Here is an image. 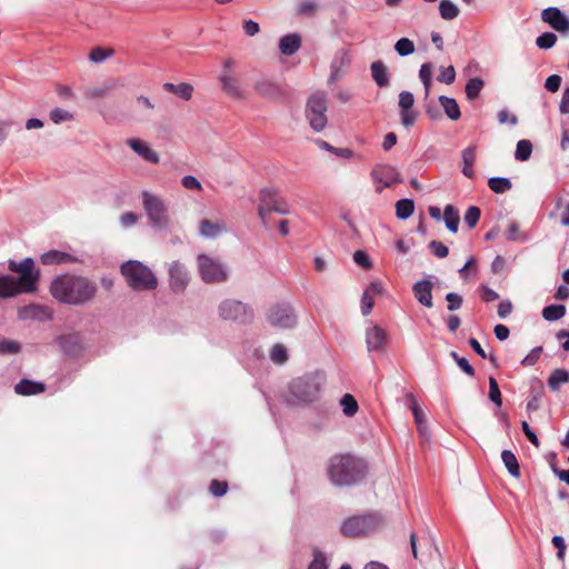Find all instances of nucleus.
I'll list each match as a JSON object with an SVG mask.
<instances>
[{
    "label": "nucleus",
    "instance_id": "obj_1",
    "mask_svg": "<svg viewBox=\"0 0 569 569\" xmlns=\"http://www.w3.org/2000/svg\"><path fill=\"white\" fill-rule=\"evenodd\" d=\"M49 291L60 303L84 306L97 297L98 284L84 276L63 273L52 279Z\"/></svg>",
    "mask_w": 569,
    "mask_h": 569
},
{
    "label": "nucleus",
    "instance_id": "obj_2",
    "mask_svg": "<svg viewBox=\"0 0 569 569\" xmlns=\"http://www.w3.org/2000/svg\"><path fill=\"white\" fill-rule=\"evenodd\" d=\"M8 268L10 271L19 273L20 277L17 279L11 276L0 277V298L37 291L40 271L34 268V261L31 258H24L20 262L10 260Z\"/></svg>",
    "mask_w": 569,
    "mask_h": 569
},
{
    "label": "nucleus",
    "instance_id": "obj_3",
    "mask_svg": "<svg viewBox=\"0 0 569 569\" xmlns=\"http://www.w3.org/2000/svg\"><path fill=\"white\" fill-rule=\"evenodd\" d=\"M368 472L367 462L359 457L347 455L333 456L328 463L330 481L340 487L352 486L360 482Z\"/></svg>",
    "mask_w": 569,
    "mask_h": 569
},
{
    "label": "nucleus",
    "instance_id": "obj_4",
    "mask_svg": "<svg viewBox=\"0 0 569 569\" xmlns=\"http://www.w3.org/2000/svg\"><path fill=\"white\" fill-rule=\"evenodd\" d=\"M120 271L128 286L136 291L153 290L158 286V279L152 270L140 261H127L121 264Z\"/></svg>",
    "mask_w": 569,
    "mask_h": 569
},
{
    "label": "nucleus",
    "instance_id": "obj_5",
    "mask_svg": "<svg viewBox=\"0 0 569 569\" xmlns=\"http://www.w3.org/2000/svg\"><path fill=\"white\" fill-rule=\"evenodd\" d=\"M386 522V518L378 512H368L365 515L352 516L343 520L340 531L345 537L356 538L369 535Z\"/></svg>",
    "mask_w": 569,
    "mask_h": 569
},
{
    "label": "nucleus",
    "instance_id": "obj_6",
    "mask_svg": "<svg viewBox=\"0 0 569 569\" xmlns=\"http://www.w3.org/2000/svg\"><path fill=\"white\" fill-rule=\"evenodd\" d=\"M142 206L149 223L154 229H166L170 224L168 207L164 201L149 191H142Z\"/></svg>",
    "mask_w": 569,
    "mask_h": 569
},
{
    "label": "nucleus",
    "instance_id": "obj_7",
    "mask_svg": "<svg viewBox=\"0 0 569 569\" xmlns=\"http://www.w3.org/2000/svg\"><path fill=\"white\" fill-rule=\"evenodd\" d=\"M321 379L317 375H306L303 377L296 378L290 383V395L298 402H312L315 401L320 392Z\"/></svg>",
    "mask_w": 569,
    "mask_h": 569
},
{
    "label": "nucleus",
    "instance_id": "obj_8",
    "mask_svg": "<svg viewBox=\"0 0 569 569\" xmlns=\"http://www.w3.org/2000/svg\"><path fill=\"white\" fill-rule=\"evenodd\" d=\"M198 272L204 283H221L228 280L226 267L217 259L201 253L197 257Z\"/></svg>",
    "mask_w": 569,
    "mask_h": 569
},
{
    "label": "nucleus",
    "instance_id": "obj_9",
    "mask_svg": "<svg viewBox=\"0 0 569 569\" xmlns=\"http://www.w3.org/2000/svg\"><path fill=\"white\" fill-rule=\"evenodd\" d=\"M218 315L224 321L248 323L253 319V311L247 305L236 299H224L218 306Z\"/></svg>",
    "mask_w": 569,
    "mask_h": 569
},
{
    "label": "nucleus",
    "instance_id": "obj_10",
    "mask_svg": "<svg viewBox=\"0 0 569 569\" xmlns=\"http://www.w3.org/2000/svg\"><path fill=\"white\" fill-rule=\"evenodd\" d=\"M327 100L322 92L313 93L307 102L306 117L310 127L316 131H322L328 122L327 119Z\"/></svg>",
    "mask_w": 569,
    "mask_h": 569
},
{
    "label": "nucleus",
    "instance_id": "obj_11",
    "mask_svg": "<svg viewBox=\"0 0 569 569\" xmlns=\"http://www.w3.org/2000/svg\"><path fill=\"white\" fill-rule=\"evenodd\" d=\"M271 212L288 214L289 206L283 198L279 197L276 190L264 189L260 192L258 206V214L263 224H267V217Z\"/></svg>",
    "mask_w": 569,
    "mask_h": 569
},
{
    "label": "nucleus",
    "instance_id": "obj_12",
    "mask_svg": "<svg viewBox=\"0 0 569 569\" xmlns=\"http://www.w3.org/2000/svg\"><path fill=\"white\" fill-rule=\"evenodd\" d=\"M268 322L280 329H291L297 323L296 313L290 305H276L267 315Z\"/></svg>",
    "mask_w": 569,
    "mask_h": 569
},
{
    "label": "nucleus",
    "instance_id": "obj_13",
    "mask_svg": "<svg viewBox=\"0 0 569 569\" xmlns=\"http://www.w3.org/2000/svg\"><path fill=\"white\" fill-rule=\"evenodd\" d=\"M370 176L376 183V191L382 192L385 188H390L392 184L402 182L401 174L397 169L389 164H377L370 172Z\"/></svg>",
    "mask_w": 569,
    "mask_h": 569
},
{
    "label": "nucleus",
    "instance_id": "obj_14",
    "mask_svg": "<svg viewBox=\"0 0 569 569\" xmlns=\"http://www.w3.org/2000/svg\"><path fill=\"white\" fill-rule=\"evenodd\" d=\"M169 286L174 293H183L188 288L191 276L187 267L176 260L168 264Z\"/></svg>",
    "mask_w": 569,
    "mask_h": 569
},
{
    "label": "nucleus",
    "instance_id": "obj_15",
    "mask_svg": "<svg viewBox=\"0 0 569 569\" xmlns=\"http://www.w3.org/2000/svg\"><path fill=\"white\" fill-rule=\"evenodd\" d=\"M541 20L557 32L569 36V18L557 7H548L541 12Z\"/></svg>",
    "mask_w": 569,
    "mask_h": 569
},
{
    "label": "nucleus",
    "instance_id": "obj_16",
    "mask_svg": "<svg viewBox=\"0 0 569 569\" xmlns=\"http://www.w3.org/2000/svg\"><path fill=\"white\" fill-rule=\"evenodd\" d=\"M218 81L221 86L223 93L233 100H244L247 98L246 91L241 86L240 80L232 73L220 72Z\"/></svg>",
    "mask_w": 569,
    "mask_h": 569
},
{
    "label": "nucleus",
    "instance_id": "obj_17",
    "mask_svg": "<svg viewBox=\"0 0 569 569\" xmlns=\"http://www.w3.org/2000/svg\"><path fill=\"white\" fill-rule=\"evenodd\" d=\"M126 144L144 161L152 164L160 162L158 152L153 150L147 141L138 138H129L126 140Z\"/></svg>",
    "mask_w": 569,
    "mask_h": 569
},
{
    "label": "nucleus",
    "instance_id": "obj_18",
    "mask_svg": "<svg viewBox=\"0 0 569 569\" xmlns=\"http://www.w3.org/2000/svg\"><path fill=\"white\" fill-rule=\"evenodd\" d=\"M415 103V97L410 91H401L399 93V108L401 123L409 128L413 126L417 119V113L412 110Z\"/></svg>",
    "mask_w": 569,
    "mask_h": 569
},
{
    "label": "nucleus",
    "instance_id": "obj_19",
    "mask_svg": "<svg viewBox=\"0 0 569 569\" xmlns=\"http://www.w3.org/2000/svg\"><path fill=\"white\" fill-rule=\"evenodd\" d=\"M18 318L23 321H27V320L47 321L52 318V312L46 306L38 305V303H30L28 306L19 308Z\"/></svg>",
    "mask_w": 569,
    "mask_h": 569
},
{
    "label": "nucleus",
    "instance_id": "obj_20",
    "mask_svg": "<svg viewBox=\"0 0 569 569\" xmlns=\"http://www.w3.org/2000/svg\"><path fill=\"white\" fill-rule=\"evenodd\" d=\"M254 91L264 99L277 100L283 96L278 83L270 79H260L253 84Z\"/></svg>",
    "mask_w": 569,
    "mask_h": 569
},
{
    "label": "nucleus",
    "instance_id": "obj_21",
    "mask_svg": "<svg viewBox=\"0 0 569 569\" xmlns=\"http://www.w3.org/2000/svg\"><path fill=\"white\" fill-rule=\"evenodd\" d=\"M432 288L433 283L429 279H422L413 283L412 292L415 298L427 308H432Z\"/></svg>",
    "mask_w": 569,
    "mask_h": 569
},
{
    "label": "nucleus",
    "instance_id": "obj_22",
    "mask_svg": "<svg viewBox=\"0 0 569 569\" xmlns=\"http://www.w3.org/2000/svg\"><path fill=\"white\" fill-rule=\"evenodd\" d=\"M387 341L386 331L379 327L373 326L368 328L366 331V343L368 351H379L382 350Z\"/></svg>",
    "mask_w": 569,
    "mask_h": 569
},
{
    "label": "nucleus",
    "instance_id": "obj_23",
    "mask_svg": "<svg viewBox=\"0 0 569 569\" xmlns=\"http://www.w3.org/2000/svg\"><path fill=\"white\" fill-rule=\"evenodd\" d=\"M545 395V387L540 379L535 378L530 381L529 400L527 411H537L540 408V400Z\"/></svg>",
    "mask_w": 569,
    "mask_h": 569
},
{
    "label": "nucleus",
    "instance_id": "obj_24",
    "mask_svg": "<svg viewBox=\"0 0 569 569\" xmlns=\"http://www.w3.org/2000/svg\"><path fill=\"white\" fill-rule=\"evenodd\" d=\"M227 230L224 222H213L209 219H203L199 223V233L204 238L214 239Z\"/></svg>",
    "mask_w": 569,
    "mask_h": 569
},
{
    "label": "nucleus",
    "instance_id": "obj_25",
    "mask_svg": "<svg viewBox=\"0 0 569 569\" xmlns=\"http://www.w3.org/2000/svg\"><path fill=\"white\" fill-rule=\"evenodd\" d=\"M40 261L43 264L52 266V264H62V263H73V262H77L78 259L67 252H63V251L50 250L48 252H44L40 257Z\"/></svg>",
    "mask_w": 569,
    "mask_h": 569
},
{
    "label": "nucleus",
    "instance_id": "obj_26",
    "mask_svg": "<svg viewBox=\"0 0 569 569\" xmlns=\"http://www.w3.org/2000/svg\"><path fill=\"white\" fill-rule=\"evenodd\" d=\"M301 47V37L299 33H289L279 40V50L284 56L295 54Z\"/></svg>",
    "mask_w": 569,
    "mask_h": 569
},
{
    "label": "nucleus",
    "instance_id": "obj_27",
    "mask_svg": "<svg viewBox=\"0 0 569 569\" xmlns=\"http://www.w3.org/2000/svg\"><path fill=\"white\" fill-rule=\"evenodd\" d=\"M370 72L373 81L379 88H386L389 86L390 80L388 69L383 61H373L370 66Z\"/></svg>",
    "mask_w": 569,
    "mask_h": 569
},
{
    "label": "nucleus",
    "instance_id": "obj_28",
    "mask_svg": "<svg viewBox=\"0 0 569 569\" xmlns=\"http://www.w3.org/2000/svg\"><path fill=\"white\" fill-rule=\"evenodd\" d=\"M46 390V387L41 382H36L28 379H22L14 386V391L22 396H32L41 393Z\"/></svg>",
    "mask_w": 569,
    "mask_h": 569
},
{
    "label": "nucleus",
    "instance_id": "obj_29",
    "mask_svg": "<svg viewBox=\"0 0 569 569\" xmlns=\"http://www.w3.org/2000/svg\"><path fill=\"white\" fill-rule=\"evenodd\" d=\"M463 167H462V173L467 178H473L475 177V170L473 164L476 162L477 157V149L475 146H469L461 152Z\"/></svg>",
    "mask_w": 569,
    "mask_h": 569
},
{
    "label": "nucleus",
    "instance_id": "obj_30",
    "mask_svg": "<svg viewBox=\"0 0 569 569\" xmlns=\"http://www.w3.org/2000/svg\"><path fill=\"white\" fill-rule=\"evenodd\" d=\"M163 89L186 101L190 100L193 93V87L187 82H180L178 84L166 82Z\"/></svg>",
    "mask_w": 569,
    "mask_h": 569
},
{
    "label": "nucleus",
    "instance_id": "obj_31",
    "mask_svg": "<svg viewBox=\"0 0 569 569\" xmlns=\"http://www.w3.org/2000/svg\"><path fill=\"white\" fill-rule=\"evenodd\" d=\"M446 116L450 120H458L461 117L459 104L457 103L456 99L447 97V96H440L438 98Z\"/></svg>",
    "mask_w": 569,
    "mask_h": 569
},
{
    "label": "nucleus",
    "instance_id": "obj_32",
    "mask_svg": "<svg viewBox=\"0 0 569 569\" xmlns=\"http://www.w3.org/2000/svg\"><path fill=\"white\" fill-rule=\"evenodd\" d=\"M569 381V371L566 369H555L548 380V387L551 391L556 392L560 389L561 385H565Z\"/></svg>",
    "mask_w": 569,
    "mask_h": 569
},
{
    "label": "nucleus",
    "instance_id": "obj_33",
    "mask_svg": "<svg viewBox=\"0 0 569 569\" xmlns=\"http://www.w3.org/2000/svg\"><path fill=\"white\" fill-rule=\"evenodd\" d=\"M443 220L449 231L456 233L458 231L460 216L452 204H447L443 210Z\"/></svg>",
    "mask_w": 569,
    "mask_h": 569
},
{
    "label": "nucleus",
    "instance_id": "obj_34",
    "mask_svg": "<svg viewBox=\"0 0 569 569\" xmlns=\"http://www.w3.org/2000/svg\"><path fill=\"white\" fill-rule=\"evenodd\" d=\"M407 400H408L409 407L411 409V412L415 417V421L418 426V429L420 430V432H422L425 429V422H426L425 413H423L422 409L419 407V405L412 393H409L407 396Z\"/></svg>",
    "mask_w": 569,
    "mask_h": 569
},
{
    "label": "nucleus",
    "instance_id": "obj_35",
    "mask_svg": "<svg viewBox=\"0 0 569 569\" xmlns=\"http://www.w3.org/2000/svg\"><path fill=\"white\" fill-rule=\"evenodd\" d=\"M483 86L485 82L480 78L476 77L469 79L465 88L467 99L470 101L476 100L479 97L481 90L483 89Z\"/></svg>",
    "mask_w": 569,
    "mask_h": 569
},
{
    "label": "nucleus",
    "instance_id": "obj_36",
    "mask_svg": "<svg viewBox=\"0 0 569 569\" xmlns=\"http://www.w3.org/2000/svg\"><path fill=\"white\" fill-rule=\"evenodd\" d=\"M501 459L511 476H513V477L520 476L519 463H518V460L512 451L503 450L501 453Z\"/></svg>",
    "mask_w": 569,
    "mask_h": 569
},
{
    "label": "nucleus",
    "instance_id": "obj_37",
    "mask_svg": "<svg viewBox=\"0 0 569 569\" xmlns=\"http://www.w3.org/2000/svg\"><path fill=\"white\" fill-rule=\"evenodd\" d=\"M566 315V306L563 305H549L543 308L542 317L547 321H557Z\"/></svg>",
    "mask_w": 569,
    "mask_h": 569
},
{
    "label": "nucleus",
    "instance_id": "obj_38",
    "mask_svg": "<svg viewBox=\"0 0 569 569\" xmlns=\"http://www.w3.org/2000/svg\"><path fill=\"white\" fill-rule=\"evenodd\" d=\"M439 12L442 19L452 20L460 13L459 8L450 0H441L439 3Z\"/></svg>",
    "mask_w": 569,
    "mask_h": 569
},
{
    "label": "nucleus",
    "instance_id": "obj_39",
    "mask_svg": "<svg viewBox=\"0 0 569 569\" xmlns=\"http://www.w3.org/2000/svg\"><path fill=\"white\" fill-rule=\"evenodd\" d=\"M488 186L495 193H503L512 188V183L508 178L492 177L488 180Z\"/></svg>",
    "mask_w": 569,
    "mask_h": 569
},
{
    "label": "nucleus",
    "instance_id": "obj_40",
    "mask_svg": "<svg viewBox=\"0 0 569 569\" xmlns=\"http://www.w3.org/2000/svg\"><path fill=\"white\" fill-rule=\"evenodd\" d=\"M415 210V203L411 199H401L396 203V216L401 219H408Z\"/></svg>",
    "mask_w": 569,
    "mask_h": 569
},
{
    "label": "nucleus",
    "instance_id": "obj_41",
    "mask_svg": "<svg viewBox=\"0 0 569 569\" xmlns=\"http://www.w3.org/2000/svg\"><path fill=\"white\" fill-rule=\"evenodd\" d=\"M340 406L342 408L343 413L347 417H353L359 409L356 398L350 393H346L342 396V398L340 399Z\"/></svg>",
    "mask_w": 569,
    "mask_h": 569
},
{
    "label": "nucleus",
    "instance_id": "obj_42",
    "mask_svg": "<svg viewBox=\"0 0 569 569\" xmlns=\"http://www.w3.org/2000/svg\"><path fill=\"white\" fill-rule=\"evenodd\" d=\"M113 54L114 50L111 48L96 47L90 51L89 60L93 63H101Z\"/></svg>",
    "mask_w": 569,
    "mask_h": 569
},
{
    "label": "nucleus",
    "instance_id": "obj_43",
    "mask_svg": "<svg viewBox=\"0 0 569 569\" xmlns=\"http://www.w3.org/2000/svg\"><path fill=\"white\" fill-rule=\"evenodd\" d=\"M532 153V143L529 140H520L517 143L515 158L518 161H527Z\"/></svg>",
    "mask_w": 569,
    "mask_h": 569
},
{
    "label": "nucleus",
    "instance_id": "obj_44",
    "mask_svg": "<svg viewBox=\"0 0 569 569\" xmlns=\"http://www.w3.org/2000/svg\"><path fill=\"white\" fill-rule=\"evenodd\" d=\"M395 50L400 57H407L415 52V43L408 38H401L396 42Z\"/></svg>",
    "mask_w": 569,
    "mask_h": 569
},
{
    "label": "nucleus",
    "instance_id": "obj_45",
    "mask_svg": "<svg viewBox=\"0 0 569 569\" xmlns=\"http://www.w3.org/2000/svg\"><path fill=\"white\" fill-rule=\"evenodd\" d=\"M49 117L50 120L56 124L73 120V114L70 111L62 108L52 109L49 113Z\"/></svg>",
    "mask_w": 569,
    "mask_h": 569
},
{
    "label": "nucleus",
    "instance_id": "obj_46",
    "mask_svg": "<svg viewBox=\"0 0 569 569\" xmlns=\"http://www.w3.org/2000/svg\"><path fill=\"white\" fill-rule=\"evenodd\" d=\"M318 10V3L315 0H301L297 6V14L315 16Z\"/></svg>",
    "mask_w": 569,
    "mask_h": 569
},
{
    "label": "nucleus",
    "instance_id": "obj_47",
    "mask_svg": "<svg viewBox=\"0 0 569 569\" xmlns=\"http://www.w3.org/2000/svg\"><path fill=\"white\" fill-rule=\"evenodd\" d=\"M270 359L274 363H284L288 360L287 349L280 343L274 345L270 352Z\"/></svg>",
    "mask_w": 569,
    "mask_h": 569
},
{
    "label": "nucleus",
    "instance_id": "obj_48",
    "mask_svg": "<svg viewBox=\"0 0 569 569\" xmlns=\"http://www.w3.org/2000/svg\"><path fill=\"white\" fill-rule=\"evenodd\" d=\"M506 236L508 241L523 242L527 240V237L520 232L519 224L515 221L508 224Z\"/></svg>",
    "mask_w": 569,
    "mask_h": 569
},
{
    "label": "nucleus",
    "instance_id": "obj_49",
    "mask_svg": "<svg viewBox=\"0 0 569 569\" xmlns=\"http://www.w3.org/2000/svg\"><path fill=\"white\" fill-rule=\"evenodd\" d=\"M557 42V36L552 32H545L536 39V44L540 49H550Z\"/></svg>",
    "mask_w": 569,
    "mask_h": 569
},
{
    "label": "nucleus",
    "instance_id": "obj_50",
    "mask_svg": "<svg viewBox=\"0 0 569 569\" xmlns=\"http://www.w3.org/2000/svg\"><path fill=\"white\" fill-rule=\"evenodd\" d=\"M489 399L498 407L502 405L501 392L498 382L493 377L489 378Z\"/></svg>",
    "mask_w": 569,
    "mask_h": 569
},
{
    "label": "nucleus",
    "instance_id": "obj_51",
    "mask_svg": "<svg viewBox=\"0 0 569 569\" xmlns=\"http://www.w3.org/2000/svg\"><path fill=\"white\" fill-rule=\"evenodd\" d=\"M480 216H481L480 209L476 206H471L466 211L463 219L469 228H475L477 226V223L479 222Z\"/></svg>",
    "mask_w": 569,
    "mask_h": 569
},
{
    "label": "nucleus",
    "instance_id": "obj_52",
    "mask_svg": "<svg viewBox=\"0 0 569 569\" xmlns=\"http://www.w3.org/2000/svg\"><path fill=\"white\" fill-rule=\"evenodd\" d=\"M437 80L441 83L451 84L456 80V70L453 66L440 67V74Z\"/></svg>",
    "mask_w": 569,
    "mask_h": 569
},
{
    "label": "nucleus",
    "instance_id": "obj_53",
    "mask_svg": "<svg viewBox=\"0 0 569 569\" xmlns=\"http://www.w3.org/2000/svg\"><path fill=\"white\" fill-rule=\"evenodd\" d=\"M446 300L448 302L447 308L449 311H456L461 308L463 303V298L459 293L449 292L446 295Z\"/></svg>",
    "mask_w": 569,
    "mask_h": 569
},
{
    "label": "nucleus",
    "instance_id": "obj_54",
    "mask_svg": "<svg viewBox=\"0 0 569 569\" xmlns=\"http://www.w3.org/2000/svg\"><path fill=\"white\" fill-rule=\"evenodd\" d=\"M308 569H328L327 558L322 551L317 550L313 553V560L309 565Z\"/></svg>",
    "mask_w": 569,
    "mask_h": 569
},
{
    "label": "nucleus",
    "instance_id": "obj_55",
    "mask_svg": "<svg viewBox=\"0 0 569 569\" xmlns=\"http://www.w3.org/2000/svg\"><path fill=\"white\" fill-rule=\"evenodd\" d=\"M209 490L214 497H222L227 493L228 483L226 481L212 480Z\"/></svg>",
    "mask_w": 569,
    "mask_h": 569
},
{
    "label": "nucleus",
    "instance_id": "obj_56",
    "mask_svg": "<svg viewBox=\"0 0 569 569\" xmlns=\"http://www.w3.org/2000/svg\"><path fill=\"white\" fill-rule=\"evenodd\" d=\"M375 306V297L363 291L361 298V312L363 316H368Z\"/></svg>",
    "mask_w": 569,
    "mask_h": 569
},
{
    "label": "nucleus",
    "instance_id": "obj_57",
    "mask_svg": "<svg viewBox=\"0 0 569 569\" xmlns=\"http://www.w3.org/2000/svg\"><path fill=\"white\" fill-rule=\"evenodd\" d=\"M429 247L432 251V253L438 257V258H446L449 253V250L447 248V246H445L442 242L440 241H437V240H432L430 243H429Z\"/></svg>",
    "mask_w": 569,
    "mask_h": 569
},
{
    "label": "nucleus",
    "instance_id": "obj_58",
    "mask_svg": "<svg viewBox=\"0 0 569 569\" xmlns=\"http://www.w3.org/2000/svg\"><path fill=\"white\" fill-rule=\"evenodd\" d=\"M541 352H542V347H536V348H533V349L529 352V355H527V356L523 358V360L521 361V365H522V366H525V367L533 366V365L538 361V359H539V357H540Z\"/></svg>",
    "mask_w": 569,
    "mask_h": 569
},
{
    "label": "nucleus",
    "instance_id": "obj_59",
    "mask_svg": "<svg viewBox=\"0 0 569 569\" xmlns=\"http://www.w3.org/2000/svg\"><path fill=\"white\" fill-rule=\"evenodd\" d=\"M353 260L365 269H370L372 267L369 256L362 250H357L353 253Z\"/></svg>",
    "mask_w": 569,
    "mask_h": 569
},
{
    "label": "nucleus",
    "instance_id": "obj_60",
    "mask_svg": "<svg viewBox=\"0 0 569 569\" xmlns=\"http://www.w3.org/2000/svg\"><path fill=\"white\" fill-rule=\"evenodd\" d=\"M181 184L188 190H202L201 182L193 176H184Z\"/></svg>",
    "mask_w": 569,
    "mask_h": 569
},
{
    "label": "nucleus",
    "instance_id": "obj_61",
    "mask_svg": "<svg viewBox=\"0 0 569 569\" xmlns=\"http://www.w3.org/2000/svg\"><path fill=\"white\" fill-rule=\"evenodd\" d=\"M20 350V345L12 340L0 341V353H17Z\"/></svg>",
    "mask_w": 569,
    "mask_h": 569
},
{
    "label": "nucleus",
    "instance_id": "obj_62",
    "mask_svg": "<svg viewBox=\"0 0 569 569\" xmlns=\"http://www.w3.org/2000/svg\"><path fill=\"white\" fill-rule=\"evenodd\" d=\"M552 545L557 548V558L561 561L565 560L566 555V542L561 536H555L552 538Z\"/></svg>",
    "mask_w": 569,
    "mask_h": 569
},
{
    "label": "nucleus",
    "instance_id": "obj_63",
    "mask_svg": "<svg viewBox=\"0 0 569 569\" xmlns=\"http://www.w3.org/2000/svg\"><path fill=\"white\" fill-rule=\"evenodd\" d=\"M561 84V77L558 74H551L545 82V88L550 92H557Z\"/></svg>",
    "mask_w": 569,
    "mask_h": 569
},
{
    "label": "nucleus",
    "instance_id": "obj_64",
    "mask_svg": "<svg viewBox=\"0 0 569 569\" xmlns=\"http://www.w3.org/2000/svg\"><path fill=\"white\" fill-rule=\"evenodd\" d=\"M498 121L503 123H510L511 126H516L518 123V118L515 114H511L507 109H502L498 112Z\"/></svg>",
    "mask_w": 569,
    "mask_h": 569
}]
</instances>
